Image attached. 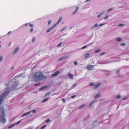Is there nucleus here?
<instances>
[{
	"label": "nucleus",
	"instance_id": "nucleus-57",
	"mask_svg": "<svg viewBox=\"0 0 129 129\" xmlns=\"http://www.w3.org/2000/svg\"><path fill=\"white\" fill-rule=\"evenodd\" d=\"M14 68V67H13L12 68V70Z\"/></svg>",
	"mask_w": 129,
	"mask_h": 129
},
{
	"label": "nucleus",
	"instance_id": "nucleus-18",
	"mask_svg": "<svg viewBox=\"0 0 129 129\" xmlns=\"http://www.w3.org/2000/svg\"><path fill=\"white\" fill-rule=\"evenodd\" d=\"M60 72H59L57 71L54 74L52 75L53 76H56L58 75L59 73Z\"/></svg>",
	"mask_w": 129,
	"mask_h": 129
},
{
	"label": "nucleus",
	"instance_id": "nucleus-27",
	"mask_svg": "<svg viewBox=\"0 0 129 129\" xmlns=\"http://www.w3.org/2000/svg\"><path fill=\"white\" fill-rule=\"evenodd\" d=\"M89 46V45L88 44L86 45H85V46H84L83 47H82L81 49H84V48H86L87 46Z\"/></svg>",
	"mask_w": 129,
	"mask_h": 129
},
{
	"label": "nucleus",
	"instance_id": "nucleus-50",
	"mask_svg": "<svg viewBox=\"0 0 129 129\" xmlns=\"http://www.w3.org/2000/svg\"><path fill=\"white\" fill-rule=\"evenodd\" d=\"M120 71L119 70H118L116 72V73H119V72Z\"/></svg>",
	"mask_w": 129,
	"mask_h": 129
},
{
	"label": "nucleus",
	"instance_id": "nucleus-49",
	"mask_svg": "<svg viewBox=\"0 0 129 129\" xmlns=\"http://www.w3.org/2000/svg\"><path fill=\"white\" fill-rule=\"evenodd\" d=\"M94 83H91V84H90V86H94Z\"/></svg>",
	"mask_w": 129,
	"mask_h": 129
},
{
	"label": "nucleus",
	"instance_id": "nucleus-41",
	"mask_svg": "<svg viewBox=\"0 0 129 129\" xmlns=\"http://www.w3.org/2000/svg\"><path fill=\"white\" fill-rule=\"evenodd\" d=\"M46 126V125H45L43 126L41 128V129H43L45 128Z\"/></svg>",
	"mask_w": 129,
	"mask_h": 129
},
{
	"label": "nucleus",
	"instance_id": "nucleus-43",
	"mask_svg": "<svg viewBox=\"0 0 129 129\" xmlns=\"http://www.w3.org/2000/svg\"><path fill=\"white\" fill-rule=\"evenodd\" d=\"M74 63L75 65H77L78 64V63L77 61H75L74 62Z\"/></svg>",
	"mask_w": 129,
	"mask_h": 129
},
{
	"label": "nucleus",
	"instance_id": "nucleus-46",
	"mask_svg": "<svg viewBox=\"0 0 129 129\" xmlns=\"http://www.w3.org/2000/svg\"><path fill=\"white\" fill-rule=\"evenodd\" d=\"M35 37L33 38V39H32V42H34L35 40Z\"/></svg>",
	"mask_w": 129,
	"mask_h": 129
},
{
	"label": "nucleus",
	"instance_id": "nucleus-8",
	"mask_svg": "<svg viewBox=\"0 0 129 129\" xmlns=\"http://www.w3.org/2000/svg\"><path fill=\"white\" fill-rule=\"evenodd\" d=\"M19 49V47H17L15 49L14 52H13L12 54L14 55L17 52Z\"/></svg>",
	"mask_w": 129,
	"mask_h": 129
},
{
	"label": "nucleus",
	"instance_id": "nucleus-42",
	"mask_svg": "<svg viewBox=\"0 0 129 129\" xmlns=\"http://www.w3.org/2000/svg\"><path fill=\"white\" fill-rule=\"evenodd\" d=\"M77 85V84H74L73 85V86L72 87V88H75V86Z\"/></svg>",
	"mask_w": 129,
	"mask_h": 129
},
{
	"label": "nucleus",
	"instance_id": "nucleus-39",
	"mask_svg": "<svg viewBox=\"0 0 129 129\" xmlns=\"http://www.w3.org/2000/svg\"><path fill=\"white\" fill-rule=\"evenodd\" d=\"M112 8H110V9H108L107 11V12H109L110 11L112 10Z\"/></svg>",
	"mask_w": 129,
	"mask_h": 129
},
{
	"label": "nucleus",
	"instance_id": "nucleus-5",
	"mask_svg": "<svg viewBox=\"0 0 129 129\" xmlns=\"http://www.w3.org/2000/svg\"><path fill=\"white\" fill-rule=\"evenodd\" d=\"M68 56L67 55H64V56H62L59 58V59L58 60V61H60L65 59L67 58H68Z\"/></svg>",
	"mask_w": 129,
	"mask_h": 129
},
{
	"label": "nucleus",
	"instance_id": "nucleus-24",
	"mask_svg": "<svg viewBox=\"0 0 129 129\" xmlns=\"http://www.w3.org/2000/svg\"><path fill=\"white\" fill-rule=\"evenodd\" d=\"M109 18V16L108 15H107L106 16L104 17V19L105 20Z\"/></svg>",
	"mask_w": 129,
	"mask_h": 129
},
{
	"label": "nucleus",
	"instance_id": "nucleus-60",
	"mask_svg": "<svg viewBox=\"0 0 129 129\" xmlns=\"http://www.w3.org/2000/svg\"><path fill=\"white\" fill-rule=\"evenodd\" d=\"M24 25H24H22V26H23Z\"/></svg>",
	"mask_w": 129,
	"mask_h": 129
},
{
	"label": "nucleus",
	"instance_id": "nucleus-48",
	"mask_svg": "<svg viewBox=\"0 0 129 129\" xmlns=\"http://www.w3.org/2000/svg\"><path fill=\"white\" fill-rule=\"evenodd\" d=\"M76 97V95H74L71 96V98H75V97Z\"/></svg>",
	"mask_w": 129,
	"mask_h": 129
},
{
	"label": "nucleus",
	"instance_id": "nucleus-25",
	"mask_svg": "<svg viewBox=\"0 0 129 129\" xmlns=\"http://www.w3.org/2000/svg\"><path fill=\"white\" fill-rule=\"evenodd\" d=\"M125 45H126L125 43H122L120 45V46H125Z\"/></svg>",
	"mask_w": 129,
	"mask_h": 129
},
{
	"label": "nucleus",
	"instance_id": "nucleus-51",
	"mask_svg": "<svg viewBox=\"0 0 129 129\" xmlns=\"http://www.w3.org/2000/svg\"><path fill=\"white\" fill-rule=\"evenodd\" d=\"M76 12L75 11H74L72 13V14H75Z\"/></svg>",
	"mask_w": 129,
	"mask_h": 129
},
{
	"label": "nucleus",
	"instance_id": "nucleus-21",
	"mask_svg": "<svg viewBox=\"0 0 129 129\" xmlns=\"http://www.w3.org/2000/svg\"><path fill=\"white\" fill-rule=\"evenodd\" d=\"M115 40L117 41L118 42H120L122 40L121 39L119 38H116L115 39Z\"/></svg>",
	"mask_w": 129,
	"mask_h": 129
},
{
	"label": "nucleus",
	"instance_id": "nucleus-28",
	"mask_svg": "<svg viewBox=\"0 0 129 129\" xmlns=\"http://www.w3.org/2000/svg\"><path fill=\"white\" fill-rule=\"evenodd\" d=\"M3 59V57L2 55H1L0 56V62H1Z\"/></svg>",
	"mask_w": 129,
	"mask_h": 129
},
{
	"label": "nucleus",
	"instance_id": "nucleus-20",
	"mask_svg": "<svg viewBox=\"0 0 129 129\" xmlns=\"http://www.w3.org/2000/svg\"><path fill=\"white\" fill-rule=\"evenodd\" d=\"M85 105L86 104H85L83 105L80 106L78 108V109H81L83 108L84 107H85Z\"/></svg>",
	"mask_w": 129,
	"mask_h": 129
},
{
	"label": "nucleus",
	"instance_id": "nucleus-31",
	"mask_svg": "<svg viewBox=\"0 0 129 129\" xmlns=\"http://www.w3.org/2000/svg\"><path fill=\"white\" fill-rule=\"evenodd\" d=\"M48 100V98H46V99H44V100L42 101V102H45L46 101Z\"/></svg>",
	"mask_w": 129,
	"mask_h": 129
},
{
	"label": "nucleus",
	"instance_id": "nucleus-1",
	"mask_svg": "<svg viewBox=\"0 0 129 129\" xmlns=\"http://www.w3.org/2000/svg\"><path fill=\"white\" fill-rule=\"evenodd\" d=\"M47 77L43 75L41 72H37L34 74L33 80L34 81H38L40 80L46 79Z\"/></svg>",
	"mask_w": 129,
	"mask_h": 129
},
{
	"label": "nucleus",
	"instance_id": "nucleus-4",
	"mask_svg": "<svg viewBox=\"0 0 129 129\" xmlns=\"http://www.w3.org/2000/svg\"><path fill=\"white\" fill-rule=\"evenodd\" d=\"M106 11L105 10H104L101 12L97 16V18H100L101 16L104 15Z\"/></svg>",
	"mask_w": 129,
	"mask_h": 129
},
{
	"label": "nucleus",
	"instance_id": "nucleus-33",
	"mask_svg": "<svg viewBox=\"0 0 129 129\" xmlns=\"http://www.w3.org/2000/svg\"><path fill=\"white\" fill-rule=\"evenodd\" d=\"M52 21L51 20H50L48 21V25H49L51 23Z\"/></svg>",
	"mask_w": 129,
	"mask_h": 129
},
{
	"label": "nucleus",
	"instance_id": "nucleus-17",
	"mask_svg": "<svg viewBox=\"0 0 129 129\" xmlns=\"http://www.w3.org/2000/svg\"><path fill=\"white\" fill-rule=\"evenodd\" d=\"M101 96V93H98L94 96V98H97Z\"/></svg>",
	"mask_w": 129,
	"mask_h": 129
},
{
	"label": "nucleus",
	"instance_id": "nucleus-58",
	"mask_svg": "<svg viewBox=\"0 0 129 129\" xmlns=\"http://www.w3.org/2000/svg\"><path fill=\"white\" fill-rule=\"evenodd\" d=\"M11 42L10 43V44H11Z\"/></svg>",
	"mask_w": 129,
	"mask_h": 129
},
{
	"label": "nucleus",
	"instance_id": "nucleus-9",
	"mask_svg": "<svg viewBox=\"0 0 129 129\" xmlns=\"http://www.w3.org/2000/svg\"><path fill=\"white\" fill-rule=\"evenodd\" d=\"M102 84L101 83L99 82L98 83H97L96 84L94 85V88L95 89L97 88H98L99 87H100L101 85Z\"/></svg>",
	"mask_w": 129,
	"mask_h": 129
},
{
	"label": "nucleus",
	"instance_id": "nucleus-16",
	"mask_svg": "<svg viewBox=\"0 0 129 129\" xmlns=\"http://www.w3.org/2000/svg\"><path fill=\"white\" fill-rule=\"evenodd\" d=\"M98 26V24L97 23H96L90 29L92 30L95 28L96 27Z\"/></svg>",
	"mask_w": 129,
	"mask_h": 129
},
{
	"label": "nucleus",
	"instance_id": "nucleus-37",
	"mask_svg": "<svg viewBox=\"0 0 129 129\" xmlns=\"http://www.w3.org/2000/svg\"><path fill=\"white\" fill-rule=\"evenodd\" d=\"M33 28H30V32L31 33L33 32Z\"/></svg>",
	"mask_w": 129,
	"mask_h": 129
},
{
	"label": "nucleus",
	"instance_id": "nucleus-19",
	"mask_svg": "<svg viewBox=\"0 0 129 129\" xmlns=\"http://www.w3.org/2000/svg\"><path fill=\"white\" fill-rule=\"evenodd\" d=\"M47 87L46 86H43L39 89V90L40 91L43 90L45 89Z\"/></svg>",
	"mask_w": 129,
	"mask_h": 129
},
{
	"label": "nucleus",
	"instance_id": "nucleus-14",
	"mask_svg": "<svg viewBox=\"0 0 129 129\" xmlns=\"http://www.w3.org/2000/svg\"><path fill=\"white\" fill-rule=\"evenodd\" d=\"M62 19V17H60L59 18V20L57 22L55 23L54 25L56 26L61 21V19Z\"/></svg>",
	"mask_w": 129,
	"mask_h": 129
},
{
	"label": "nucleus",
	"instance_id": "nucleus-22",
	"mask_svg": "<svg viewBox=\"0 0 129 129\" xmlns=\"http://www.w3.org/2000/svg\"><path fill=\"white\" fill-rule=\"evenodd\" d=\"M90 55V54L87 53L84 55V57L85 58H88Z\"/></svg>",
	"mask_w": 129,
	"mask_h": 129
},
{
	"label": "nucleus",
	"instance_id": "nucleus-44",
	"mask_svg": "<svg viewBox=\"0 0 129 129\" xmlns=\"http://www.w3.org/2000/svg\"><path fill=\"white\" fill-rule=\"evenodd\" d=\"M40 84L39 83H36V84H35V86H37L39 85Z\"/></svg>",
	"mask_w": 129,
	"mask_h": 129
},
{
	"label": "nucleus",
	"instance_id": "nucleus-45",
	"mask_svg": "<svg viewBox=\"0 0 129 129\" xmlns=\"http://www.w3.org/2000/svg\"><path fill=\"white\" fill-rule=\"evenodd\" d=\"M31 111V112H32L33 113H35L36 112V111L35 110H34Z\"/></svg>",
	"mask_w": 129,
	"mask_h": 129
},
{
	"label": "nucleus",
	"instance_id": "nucleus-62",
	"mask_svg": "<svg viewBox=\"0 0 129 129\" xmlns=\"http://www.w3.org/2000/svg\"><path fill=\"white\" fill-rule=\"evenodd\" d=\"M10 46V45H9V46Z\"/></svg>",
	"mask_w": 129,
	"mask_h": 129
},
{
	"label": "nucleus",
	"instance_id": "nucleus-2",
	"mask_svg": "<svg viewBox=\"0 0 129 129\" xmlns=\"http://www.w3.org/2000/svg\"><path fill=\"white\" fill-rule=\"evenodd\" d=\"M5 114L4 110L2 109H0V122L2 121L5 122L6 121V119L5 118Z\"/></svg>",
	"mask_w": 129,
	"mask_h": 129
},
{
	"label": "nucleus",
	"instance_id": "nucleus-13",
	"mask_svg": "<svg viewBox=\"0 0 129 129\" xmlns=\"http://www.w3.org/2000/svg\"><path fill=\"white\" fill-rule=\"evenodd\" d=\"M31 112V111H29L27 112H26V113H24L23 114H22V115H21V117H22L24 116H26L28 115Z\"/></svg>",
	"mask_w": 129,
	"mask_h": 129
},
{
	"label": "nucleus",
	"instance_id": "nucleus-38",
	"mask_svg": "<svg viewBox=\"0 0 129 129\" xmlns=\"http://www.w3.org/2000/svg\"><path fill=\"white\" fill-rule=\"evenodd\" d=\"M51 92H49L48 93H46L45 94V96H47L49 94H50Z\"/></svg>",
	"mask_w": 129,
	"mask_h": 129
},
{
	"label": "nucleus",
	"instance_id": "nucleus-30",
	"mask_svg": "<svg viewBox=\"0 0 129 129\" xmlns=\"http://www.w3.org/2000/svg\"><path fill=\"white\" fill-rule=\"evenodd\" d=\"M62 44V42H61L57 45V47H60Z\"/></svg>",
	"mask_w": 129,
	"mask_h": 129
},
{
	"label": "nucleus",
	"instance_id": "nucleus-36",
	"mask_svg": "<svg viewBox=\"0 0 129 129\" xmlns=\"http://www.w3.org/2000/svg\"><path fill=\"white\" fill-rule=\"evenodd\" d=\"M106 53L105 52H102L101 54L100 55V56H102V55L105 54Z\"/></svg>",
	"mask_w": 129,
	"mask_h": 129
},
{
	"label": "nucleus",
	"instance_id": "nucleus-47",
	"mask_svg": "<svg viewBox=\"0 0 129 129\" xmlns=\"http://www.w3.org/2000/svg\"><path fill=\"white\" fill-rule=\"evenodd\" d=\"M105 24L104 23V24H101L99 25V26H101Z\"/></svg>",
	"mask_w": 129,
	"mask_h": 129
},
{
	"label": "nucleus",
	"instance_id": "nucleus-56",
	"mask_svg": "<svg viewBox=\"0 0 129 129\" xmlns=\"http://www.w3.org/2000/svg\"><path fill=\"white\" fill-rule=\"evenodd\" d=\"M90 0H86V2H88V1H90Z\"/></svg>",
	"mask_w": 129,
	"mask_h": 129
},
{
	"label": "nucleus",
	"instance_id": "nucleus-12",
	"mask_svg": "<svg viewBox=\"0 0 129 129\" xmlns=\"http://www.w3.org/2000/svg\"><path fill=\"white\" fill-rule=\"evenodd\" d=\"M68 77L69 79H72L73 78L74 75H73L70 73H68Z\"/></svg>",
	"mask_w": 129,
	"mask_h": 129
},
{
	"label": "nucleus",
	"instance_id": "nucleus-3",
	"mask_svg": "<svg viewBox=\"0 0 129 129\" xmlns=\"http://www.w3.org/2000/svg\"><path fill=\"white\" fill-rule=\"evenodd\" d=\"M86 68L88 70H92L94 69V66L92 65H88L86 67Z\"/></svg>",
	"mask_w": 129,
	"mask_h": 129
},
{
	"label": "nucleus",
	"instance_id": "nucleus-32",
	"mask_svg": "<svg viewBox=\"0 0 129 129\" xmlns=\"http://www.w3.org/2000/svg\"><path fill=\"white\" fill-rule=\"evenodd\" d=\"M51 121L50 120V119H47L46 120V123H48L49 122H50Z\"/></svg>",
	"mask_w": 129,
	"mask_h": 129
},
{
	"label": "nucleus",
	"instance_id": "nucleus-61",
	"mask_svg": "<svg viewBox=\"0 0 129 129\" xmlns=\"http://www.w3.org/2000/svg\"><path fill=\"white\" fill-rule=\"evenodd\" d=\"M103 100H100V101H103Z\"/></svg>",
	"mask_w": 129,
	"mask_h": 129
},
{
	"label": "nucleus",
	"instance_id": "nucleus-52",
	"mask_svg": "<svg viewBox=\"0 0 129 129\" xmlns=\"http://www.w3.org/2000/svg\"><path fill=\"white\" fill-rule=\"evenodd\" d=\"M11 32L10 31H9L8 33L7 34L8 35H9L11 33Z\"/></svg>",
	"mask_w": 129,
	"mask_h": 129
},
{
	"label": "nucleus",
	"instance_id": "nucleus-23",
	"mask_svg": "<svg viewBox=\"0 0 129 129\" xmlns=\"http://www.w3.org/2000/svg\"><path fill=\"white\" fill-rule=\"evenodd\" d=\"M121 97V96L120 95H118L115 96V98L117 99H119Z\"/></svg>",
	"mask_w": 129,
	"mask_h": 129
},
{
	"label": "nucleus",
	"instance_id": "nucleus-10",
	"mask_svg": "<svg viewBox=\"0 0 129 129\" xmlns=\"http://www.w3.org/2000/svg\"><path fill=\"white\" fill-rule=\"evenodd\" d=\"M21 121L20 120H19L17 123H15L13 124L12 125L10 126L9 127V128H10L14 126L15 125H17L19 124V123L21 122Z\"/></svg>",
	"mask_w": 129,
	"mask_h": 129
},
{
	"label": "nucleus",
	"instance_id": "nucleus-15",
	"mask_svg": "<svg viewBox=\"0 0 129 129\" xmlns=\"http://www.w3.org/2000/svg\"><path fill=\"white\" fill-rule=\"evenodd\" d=\"M62 19V17H60L59 18V20L57 22L55 23L54 25L56 26L61 21V19Z\"/></svg>",
	"mask_w": 129,
	"mask_h": 129
},
{
	"label": "nucleus",
	"instance_id": "nucleus-55",
	"mask_svg": "<svg viewBox=\"0 0 129 129\" xmlns=\"http://www.w3.org/2000/svg\"><path fill=\"white\" fill-rule=\"evenodd\" d=\"M127 98H124V99H123V100H126V99H127Z\"/></svg>",
	"mask_w": 129,
	"mask_h": 129
},
{
	"label": "nucleus",
	"instance_id": "nucleus-59",
	"mask_svg": "<svg viewBox=\"0 0 129 129\" xmlns=\"http://www.w3.org/2000/svg\"><path fill=\"white\" fill-rule=\"evenodd\" d=\"M1 43V42L0 41V44Z\"/></svg>",
	"mask_w": 129,
	"mask_h": 129
},
{
	"label": "nucleus",
	"instance_id": "nucleus-40",
	"mask_svg": "<svg viewBox=\"0 0 129 129\" xmlns=\"http://www.w3.org/2000/svg\"><path fill=\"white\" fill-rule=\"evenodd\" d=\"M78 9H79V7H76V10L75 11L76 12H77V11H78Z\"/></svg>",
	"mask_w": 129,
	"mask_h": 129
},
{
	"label": "nucleus",
	"instance_id": "nucleus-6",
	"mask_svg": "<svg viewBox=\"0 0 129 129\" xmlns=\"http://www.w3.org/2000/svg\"><path fill=\"white\" fill-rule=\"evenodd\" d=\"M18 83L17 82H16L13 85V86L12 87V90H14L15 89L16 87H17L18 85Z\"/></svg>",
	"mask_w": 129,
	"mask_h": 129
},
{
	"label": "nucleus",
	"instance_id": "nucleus-29",
	"mask_svg": "<svg viewBox=\"0 0 129 129\" xmlns=\"http://www.w3.org/2000/svg\"><path fill=\"white\" fill-rule=\"evenodd\" d=\"M125 24H120L118 25V26H119L122 27L124 26Z\"/></svg>",
	"mask_w": 129,
	"mask_h": 129
},
{
	"label": "nucleus",
	"instance_id": "nucleus-54",
	"mask_svg": "<svg viewBox=\"0 0 129 129\" xmlns=\"http://www.w3.org/2000/svg\"><path fill=\"white\" fill-rule=\"evenodd\" d=\"M62 101L64 102H65V100L64 99H62Z\"/></svg>",
	"mask_w": 129,
	"mask_h": 129
},
{
	"label": "nucleus",
	"instance_id": "nucleus-7",
	"mask_svg": "<svg viewBox=\"0 0 129 129\" xmlns=\"http://www.w3.org/2000/svg\"><path fill=\"white\" fill-rule=\"evenodd\" d=\"M56 26L55 25H54L52 26L51 27L49 28L46 31L47 33H48L50 31L52 30Z\"/></svg>",
	"mask_w": 129,
	"mask_h": 129
},
{
	"label": "nucleus",
	"instance_id": "nucleus-34",
	"mask_svg": "<svg viewBox=\"0 0 129 129\" xmlns=\"http://www.w3.org/2000/svg\"><path fill=\"white\" fill-rule=\"evenodd\" d=\"M28 24L30 26V27H33V26H34V25H33V24H30V23H28Z\"/></svg>",
	"mask_w": 129,
	"mask_h": 129
},
{
	"label": "nucleus",
	"instance_id": "nucleus-26",
	"mask_svg": "<svg viewBox=\"0 0 129 129\" xmlns=\"http://www.w3.org/2000/svg\"><path fill=\"white\" fill-rule=\"evenodd\" d=\"M101 51V49H98L97 50H96L95 51V53H96L100 51Z\"/></svg>",
	"mask_w": 129,
	"mask_h": 129
},
{
	"label": "nucleus",
	"instance_id": "nucleus-11",
	"mask_svg": "<svg viewBox=\"0 0 129 129\" xmlns=\"http://www.w3.org/2000/svg\"><path fill=\"white\" fill-rule=\"evenodd\" d=\"M97 100L96 99H95V100H94L92 101L91 102V103H90V104L89 105V107H90V108H91V107L92 106V105L94 104L96 102H97Z\"/></svg>",
	"mask_w": 129,
	"mask_h": 129
},
{
	"label": "nucleus",
	"instance_id": "nucleus-35",
	"mask_svg": "<svg viewBox=\"0 0 129 129\" xmlns=\"http://www.w3.org/2000/svg\"><path fill=\"white\" fill-rule=\"evenodd\" d=\"M66 27H64L61 30V31H62L65 30L66 29Z\"/></svg>",
	"mask_w": 129,
	"mask_h": 129
},
{
	"label": "nucleus",
	"instance_id": "nucleus-53",
	"mask_svg": "<svg viewBox=\"0 0 129 129\" xmlns=\"http://www.w3.org/2000/svg\"><path fill=\"white\" fill-rule=\"evenodd\" d=\"M28 24V23H25L24 25H25V26L26 27L27 25V24Z\"/></svg>",
	"mask_w": 129,
	"mask_h": 129
}]
</instances>
